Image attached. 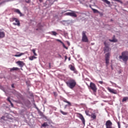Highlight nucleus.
Segmentation results:
<instances>
[{
  "label": "nucleus",
  "mask_w": 128,
  "mask_h": 128,
  "mask_svg": "<svg viewBox=\"0 0 128 128\" xmlns=\"http://www.w3.org/2000/svg\"><path fill=\"white\" fill-rule=\"evenodd\" d=\"M66 84L68 88L72 90V88H74L76 86V81L74 79L70 78L66 82Z\"/></svg>",
  "instance_id": "obj_1"
},
{
  "label": "nucleus",
  "mask_w": 128,
  "mask_h": 128,
  "mask_svg": "<svg viewBox=\"0 0 128 128\" xmlns=\"http://www.w3.org/2000/svg\"><path fill=\"white\" fill-rule=\"evenodd\" d=\"M119 59L122 60L124 62H126L128 60V51H124L122 52V56H119Z\"/></svg>",
  "instance_id": "obj_2"
},
{
  "label": "nucleus",
  "mask_w": 128,
  "mask_h": 128,
  "mask_svg": "<svg viewBox=\"0 0 128 128\" xmlns=\"http://www.w3.org/2000/svg\"><path fill=\"white\" fill-rule=\"evenodd\" d=\"M10 20L11 22H18L16 24V23H12L13 26H20V20L16 18H10Z\"/></svg>",
  "instance_id": "obj_3"
},
{
  "label": "nucleus",
  "mask_w": 128,
  "mask_h": 128,
  "mask_svg": "<svg viewBox=\"0 0 128 128\" xmlns=\"http://www.w3.org/2000/svg\"><path fill=\"white\" fill-rule=\"evenodd\" d=\"M82 40L83 42H88V36H86V31L82 32Z\"/></svg>",
  "instance_id": "obj_4"
},
{
  "label": "nucleus",
  "mask_w": 128,
  "mask_h": 128,
  "mask_svg": "<svg viewBox=\"0 0 128 128\" xmlns=\"http://www.w3.org/2000/svg\"><path fill=\"white\" fill-rule=\"evenodd\" d=\"M68 12H66L64 14V16H72L73 18H76L78 16V15L76 14L74 11H72V10H68Z\"/></svg>",
  "instance_id": "obj_5"
},
{
  "label": "nucleus",
  "mask_w": 128,
  "mask_h": 128,
  "mask_svg": "<svg viewBox=\"0 0 128 128\" xmlns=\"http://www.w3.org/2000/svg\"><path fill=\"white\" fill-rule=\"evenodd\" d=\"M110 52L106 53L105 54V60L106 66H108V64H110Z\"/></svg>",
  "instance_id": "obj_6"
},
{
  "label": "nucleus",
  "mask_w": 128,
  "mask_h": 128,
  "mask_svg": "<svg viewBox=\"0 0 128 128\" xmlns=\"http://www.w3.org/2000/svg\"><path fill=\"white\" fill-rule=\"evenodd\" d=\"M90 88L94 92H96V90H98V88H96V86L94 83L90 82Z\"/></svg>",
  "instance_id": "obj_7"
},
{
  "label": "nucleus",
  "mask_w": 128,
  "mask_h": 128,
  "mask_svg": "<svg viewBox=\"0 0 128 128\" xmlns=\"http://www.w3.org/2000/svg\"><path fill=\"white\" fill-rule=\"evenodd\" d=\"M78 118H80V120H81L82 124H86V120H84V116H82V114H78Z\"/></svg>",
  "instance_id": "obj_8"
},
{
  "label": "nucleus",
  "mask_w": 128,
  "mask_h": 128,
  "mask_svg": "<svg viewBox=\"0 0 128 128\" xmlns=\"http://www.w3.org/2000/svg\"><path fill=\"white\" fill-rule=\"evenodd\" d=\"M107 90L111 94H118V92H116V90H114V89L110 88V87H108L107 88Z\"/></svg>",
  "instance_id": "obj_9"
},
{
  "label": "nucleus",
  "mask_w": 128,
  "mask_h": 128,
  "mask_svg": "<svg viewBox=\"0 0 128 128\" xmlns=\"http://www.w3.org/2000/svg\"><path fill=\"white\" fill-rule=\"evenodd\" d=\"M104 44L105 46V48H104V52H110V48L108 46L106 42H104Z\"/></svg>",
  "instance_id": "obj_10"
},
{
  "label": "nucleus",
  "mask_w": 128,
  "mask_h": 128,
  "mask_svg": "<svg viewBox=\"0 0 128 128\" xmlns=\"http://www.w3.org/2000/svg\"><path fill=\"white\" fill-rule=\"evenodd\" d=\"M24 53H20V52H17L16 54L13 55V56H16V58H20V56H24Z\"/></svg>",
  "instance_id": "obj_11"
},
{
  "label": "nucleus",
  "mask_w": 128,
  "mask_h": 128,
  "mask_svg": "<svg viewBox=\"0 0 128 128\" xmlns=\"http://www.w3.org/2000/svg\"><path fill=\"white\" fill-rule=\"evenodd\" d=\"M14 12H16V14H20V16H24L20 12V11L18 9H14Z\"/></svg>",
  "instance_id": "obj_12"
},
{
  "label": "nucleus",
  "mask_w": 128,
  "mask_h": 128,
  "mask_svg": "<svg viewBox=\"0 0 128 128\" xmlns=\"http://www.w3.org/2000/svg\"><path fill=\"white\" fill-rule=\"evenodd\" d=\"M16 64H18L20 68H22V66H24V63L22 61H18Z\"/></svg>",
  "instance_id": "obj_13"
},
{
  "label": "nucleus",
  "mask_w": 128,
  "mask_h": 128,
  "mask_svg": "<svg viewBox=\"0 0 128 128\" xmlns=\"http://www.w3.org/2000/svg\"><path fill=\"white\" fill-rule=\"evenodd\" d=\"M6 34H4V32H0V38H4Z\"/></svg>",
  "instance_id": "obj_14"
},
{
  "label": "nucleus",
  "mask_w": 128,
  "mask_h": 128,
  "mask_svg": "<svg viewBox=\"0 0 128 128\" xmlns=\"http://www.w3.org/2000/svg\"><path fill=\"white\" fill-rule=\"evenodd\" d=\"M63 102H66V104H68V106H71L72 103H70V102L68 101V100H66V99L63 100Z\"/></svg>",
  "instance_id": "obj_15"
},
{
  "label": "nucleus",
  "mask_w": 128,
  "mask_h": 128,
  "mask_svg": "<svg viewBox=\"0 0 128 128\" xmlns=\"http://www.w3.org/2000/svg\"><path fill=\"white\" fill-rule=\"evenodd\" d=\"M20 70V68H18L14 67L12 68H10V71L14 72V70Z\"/></svg>",
  "instance_id": "obj_16"
},
{
  "label": "nucleus",
  "mask_w": 128,
  "mask_h": 128,
  "mask_svg": "<svg viewBox=\"0 0 128 128\" xmlns=\"http://www.w3.org/2000/svg\"><path fill=\"white\" fill-rule=\"evenodd\" d=\"M46 126H48V122H44L42 124L41 128H46Z\"/></svg>",
  "instance_id": "obj_17"
},
{
  "label": "nucleus",
  "mask_w": 128,
  "mask_h": 128,
  "mask_svg": "<svg viewBox=\"0 0 128 128\" xmlns=\"http://www.w3.org/2000/svg\"><path fill=\"white\" fill-rule=\"evenodd\" d=\"M70 70H72L73 72H76V68H74V66H72V65H70Z\"/></svg>",
  "instance_id": "obj_18"
},
{
  "label": "nucleus",
  "mask_w": 128,
  "mask_h": 128,
  "mask_svg": "<svg viewBox=\"0 0 128 128\" xmlns=\"http://www.w3.org/2000/svg\"><path fill=\"white\" fill-rule=\"evenodd\" d=\"M90 116L92 118H93V120H96V114L93 113L90 115Z\"/></svg>",
  "instance_id": "obj_19"
},
{
  "label": "nucleus",
  "mask_w": 128,
  "mask_h": 128,
  "mask_svg": "<svg viewBox=\"0 0 128 128\" xmlns=\"http://www.w3.org/2000/svg\"><path fill=\"white\" fill-rule=\"evenodd\" d=\"M106 4H110V2L108 0H102Z\"/></svg>",
  "instance_id": "obj_20"
},
{
  "label": "nucleus",
  "mask_w": 128,
  "mask_h": 128,
  "mask_svg": "<svg viewBox=\"0 0 128 128\" xmlns=\"http://www.w3.org/2000/svg\"><path fill=\"white\" fill-rule=\"evenodd\" d=\"M126 100H128V97H124L122 100V102H126Z\"/></svg>",
  "instance_id": "obj_21"
},
{
  "label": "nucleus",
  "mask_w": 128,
  "mask_h": 128,
  "mask_svg": "<svg viewBox=\"0 0 128 128\" xmlns=\"http://www.w3.org/2000/svg\"><path fill=\"white\" fill-rule=\"evenodd\" d=\"M60 112H61L64 116H66L68 114L67 112H64L62 110H60Z\"/></svg>",
  "instance_id": "obj_22"
},
{
  "label": "nucleus",
  "mask_w": 128,
  "mask_h": 128,
  "mask_svg": "<svg viewBox=\"0 0 128 128\" xmlns=\"http://www.w3.org/2000/svg\"><path fill=\"white\" fill-rule=\"evenodd\" d=\"M109 40L112 42H118V40L116 39H113V40L110 39Z\"/></svg>",
  "instance_id": "obj_23"
},
{
  "label": "nucleus",
  "mask_w": 128,
  "mask_h": 128,
  "mask_svg": "<svg viewBox=\"0 0 128 128\" xmlns=\"http://www.w3.org/2000/svg\"><path fill=\"white\" fill-rule=\"evenodd\" d=\"M34 58H36V57L34 56H31L29 58V59L30 60H34Z\"/></svg>",
  "instance_id": "obj_24"
},
{
  "label": "nucleus",
  "mask_w": 128,
  "mask_h": 128,
  "mask_svg": "<svg viewBox=\"0 0 128 128\" xmlns=\"http://www.w3.org/2000/svg\"><path fill=\"white\" fill-rule=\"evenodd\" d=\"M92 10L94 14H96V12H98V13L100 12H98V10L94 9L93 8H92Z\"/></svg>",
  "instance_id": "obj_25"
},
{
  "label": "nucleus",
  "mask_w": 128,
  "mask_h": 128,
  "mask_svg": "<svg viewBox=\"0 0 128 128\" xmlns=\"http://www.w3.org/2000/svg\"><path fill=\"white\" fill-rule=\"evenodd\" d=\"M32 52H33L34 56H38V54H36V49H32Z\"/></svg>",
  "instance_id": "obj_26"
},
{
  "label": "nucleus",
  "mask_w": 128,
  "mask_h": 128,
  "mask_svg": "<svg viewBox=\"0 0 128 128\" xmlns=\"http://www.w3.org/2000/svg\"><path fill=\"white\" fill-rule=\"evenodd\" d=\"M85 112H86V116H90V112L88 110H86Z\"/></svg>",
  "instance_id": "obj_27"
},
{
  "label": "nucleus",
  "mask_w": 128,
  "mask_h": 128,
  "mask_svg": "<svg viewBox=\"0 0 128 128\" xmlns=\"http://www.w3.org/2000/svg\"><path fill=\"white\" fill-rule=\"evenodd\" d=\"M52 32V34L53 36H56V34H56V32H54V31H53Z\"/></svg>",
  "instance_id": "obj_28"
},
{
  "label": "nucleus",
  "mask_w": 128,
  "mask_h": 128,
  "mask_svg": "<svg viewBox=\"0 0 128 128\" xmlns=\"http://www.w3.org/2000/svg\"><path fill=\"white\" fill-rule=\"evenodd\" d=\"M114 2H120V4H122V2L120 0H113Z\"/></svg>",
  "instance_id": "obj_29"
},
{
  "label": "nucleus",
  "mask_w": 128,
  "mask_h": 128,
  "mask_svg": "<svg viewBox=\"0 0 128 128\" xmlns=\"http://www.w3.org/2000/svg\"><path fill=\"white\" fill-rule=\"evenodd\" d=\"M117 124H118V128H120V122H117Z\"/></svg>",
  "instance_id": "obj_30"
},
{
  "label": "nucleus",
  "mask_w": 128,
  "mask_h": 128,
  "mask_svg": "<svg viewBox=\"0 0 128 128\" xmlns=\"http://www.w3.org/2000/svg\"><path fill=\"white\" fill-rule=\"evenodd\" d=\"M62 46H64V48H66V50H68V47H66V45H64V44L62 43Z\"/></svg>",
  "instance_id": "obj_31"
},
{
  "label": "nucleus",
  "mask_w": 128,
  "mask_h": 128,
  "mask_svg": "<svg viewBox=\"0 0 128 128\" xmlns=\"http://www.w3.org/2000/svg\"><path fill=\"white\" fill-rule=\"evenodd\" d=\"M57 42H60V44H64V42H62L60 40L57 39L56 40Z\"/></svg>",
  "instance_id": "obj_32"
},
{
  "label": "nucleus",
  "mask_w": 128,
  "mask_h": 128,
  "mask_svg": "<svg viewBox=\"0 0 128 128\" xmlns=\"http://www.w3.org/2000/svg\"><path fill=\"white\" fill-rule=\"evenodd\" d=\"M7 100L8 102H12V101H10V98L8 97V98H7Z\"/></svg>",
  "instance_id": "obj_33"
},
{
  "label": "nucleus",
  "mask_w": 128,
  "mask_h": 128,
  "mask_svg": "<svg viewBox=\"0 0 128 128\" xmlns=\"http://www.w3.org/2000/svg\"><path fill=\"white\" fill-rule=\"evenodd\" d=\"M53 94H54V96H58V94H56V92H54Z\"/></svg>",
  "instance_id": "obj_34"
},
{
  "label": "nucleus",
  "mask_w": 128,
  "mask_h": 128,
  "mask_svg": "<svg viewBox=\"0 0 128 128\" xmlns=\"http://www.w3.org/2000/svg\"><path fill=\"white\" fill-rule=\"evenodd\" d=\"M26 2H27V4H30V0H26Z\"/></svg>",
  "instance_id": "obj_35"
},
{
  "label": "nucleus",
  "mask_w": 128,
  "mask_h": 128,
  "mask_svg": "<svg viewBox=\"0 0 128 128\" xmlns=\"http://www.w3.org/2000/svg\"><path fill=\"white\" fill-rule=\"evenodd\" d=\"M98 82V84H104V82H102V81H99Z\"/></svg>",
  "instance_id": "obj_36"
},
{
  "label": "nucleus",
  "mask_w": 128,
  "mask_h": 128,
  "mask_svg": "<svg viewBox=\"0 0 128 128\" xmlns=\"http://www.w3.org/2000/svg\"><path fill=\"white\" fill-rule=\"evenodd\" d=\"M11 106H12V108H14V104H12V102H10Z\"/></svg>",
  "instance_id": "obj_37"
},
{
  "label": "nucleus",
  "mask_w": 128,
  "mask_h": 128,
  "mask_svg": "<svg viewBox=\"0 0 128 128\" xmlns=\"http://www.w3.org/2000/svg\"><path fill=\"white\" fill-rule=\"evenodd\" d=\"M12 88H14V84H12Z\"/></svg>",
  "instance_id": "obj_38"
},
{
  "label": "nucleus",
  "mask_w": 128,
  "mask_h": 128,
  "mask_svg": "<svg viewBox=\"0 0 128 128\" xmlns=\"http://www.w3.org/2000/svg\"><path fill=\"white\" fill-rule=\"evenodd\" d=\"M68 60V56H65V60Z\"/></svg>",
  "instance_id": "obj_39"
},
{
  "label": "nucleus",
  "mask_w": 128,
  "mask_h": 128,
  "mask_svg": "<svg viewBox=\"0 0 128 128\" xmlns=\"http://www.w3.org/2000/svg\"><path fill=\"white\" fill-rule=\"evenodd\" d=\"M39 26H40V24H38V28Z\"/></svg>",
  "instance_id": "obj_40"
},
{
  "label": "nucleus",
  "mask_w": 128,
  "mask_h": 128,
  "mask_svg": "<svg viewBox=\"0 0 128 128\" xmlns=\"http://www.w3.org/2000/svg\"><path fill=\"white\" fill-rule=\"evenodd\" d=\"M68 106V105H65L64 108H66V107Z\"/></svg>",
  "instance_id": "obj_41"
},
{
  "label": "nucleus",
  "mask_w": 128,
  "mask_h": 128,
  "mask_svg": "<svg viewBox=\"0 0 128 128\" xmlns=\"http://www.w3.org/2000/svg\"><path fill=\"white\" fill-rule=\"evenodd\" d=\"M49 68H50V63H49Z\"/></svg>",
  "instance_id": "obj_42"
},
{
  "label": "nucleus",
  "mask_w": 128,
  "mask_h": 128,
  "mask_svg": "<svg viewBox=\"0 0 128 128\" xmlns=\"http://www.w3.org/2000/svg\"><path fill=\"white\" fill-rule=\"evenodd\" d=\"M39 2H42V0H39Z\"/></svg>",
  "instance_id": "obj_43"
},
{
  "label": "nucleus",
  "mask_w": 128,
  "mask_h": 128,
  "mask_svg": "<svg viewBox=\"0 0 128 128\" xmlns=\"http://www.w3.org/2000/svg\"><path fill=\"white\" fill-rule=\"evenodd\" d=\"M39 28H36V30H38Z\"/></svg>",
  "instance_id": "obj_44"
},
{
  "label": "nucleus",
  "mask_w": 128,
  "mask_h": 128,
  "mask_svg": "<svg viewBox=\"0 0 128 128\" xmlns=\"http://www.w3.org/2000/svg\"><path fill=\"white\" fill-rule=\"evenodd\" d=\"M68 60H70V57L68 58Z\"/></svg>",
  "instance_id": "obj_45"
},
{
  "label": "nucleus",
  "mask_w": 128,
  "mask_h": 128,
  "mask_svg": "<svg viewBox=\"0 0 128 128\" xmlns=\"http://www.w3.org/2000/svg\"><path fill=\"white\" fill-rule=\"evenodd\" d=\"M13 24H18L17 22H13Z\"/></svg>",
  "instance_id": "obj_46"
},
{
  "label": "nucleus",
  "mask_w": 128,
  "mask_h": 128,
  "mask_svg": "<svg viewBox=\"0 0 128 128\" xmlns=\"http://www.w3.org/2000/svg\"><path fill=\"white\" fill-rule=\"evenodd\" d=\"M36 110H38V107H36Z\"/></svg>",
  "instance_id": "obj_47"
},
{
  "label": "nucleus",
  "mask_w": 128,
  "mask_h": 128,
  "mask_svg": "<svg viewBox=\"0 0 128 128\" xmlns=\"http://www.w3.org/2000/svg\"><path fill=\"white\" fill-rule=\"evenodd\" d=\"M36 110H38V107H36Z\"/></svg>",
  "instance_id": "obj_48"
},
{
  "label": "nucleus",
  "mask_w": 128,
  "mask_h": 128,
  "mask_svg": "<svg viewBox=\"0 0 128 128\" xmlns=\"http://www.w3.org/2000/svg\"><path fill=\"white\" fill-rule=\"evenodd\" d=\"M110 82L111 84H112V81H110Z\"/></svg>",
  "instance_id": "obj_49"
},
{
  "label": "nucleus",
  "mask_w": 128,
  "mask_h": 128,
  "mask_svg": "<svg viewBox=\"0 0 128 128\" xmlns=\"http://www.w3.org/2000/svg\"><path fill=\"white\" fill-rule=\"evenodd\" d=\"M111 68H112V66H111Z\"/></svg>",
  "instance_id": "obj_50"
}]
</instances>
